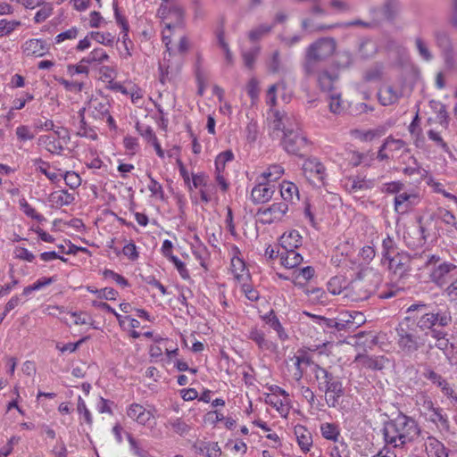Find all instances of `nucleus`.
<instances>
[{
	"mask_svg": "<svg viewBox=\"0 0 457 457\" xmlns=\"http://www.w3.org/2000/svg\"><path fill=\"white\" fill-rule=\"evenodd\" d=\"M79 29L77 27H71V29L58 34L54 37L55 44H61L65 40H73L77 38Z\"/></svg>",
	"mask_w": 457,
	"mask_h": 457,
	"instance_id": "51",
	"label": "nucleus"
},
{
	"mask_svg": "<svg viewBox=\"0 0 457 457\" xmlns=\"http://www.w3.org/2000/svg\"><path fill=\"white\" fill-rule=\"evenodd\" d=\"M428 457H448L445 445L435 436H428L424 442Z\"/></svg>",
	"mask_w": 457,
	"mask_h": 457,
	"instance_id": "20",
	"label": "nucleus"
},
{
	"mask_svg": "<svg viewBox=\"0 0 457 457\" xmlns=\"http://www.w3.org/2000/svg\"><path fill=\"white\" fill-rule=\"evenodd\" d=\"M420 433L417 422L405 415H398L387 421L383 428V436L386 445L395 448L403 447L406 444L415 440Z\"/></svg>",
	"mask_w": 457,
	"mask_h": 457,
	"instance_id": "2",
	"label": "nucleus"
},
{
	"mask_svg": "<svg viewBox=\"0 0 457 457\" xmlns=\"http://www.w3.org/2000/svg\"><path fill=\"white\" fill-rule=\"evenodd\" d=\"M77 410L78 412L83 416L85 422L91 425L93 422L91 412L87 408L86 403L81 396L78 398Z\"/></svg>",
	"mask_w": 457,
	"mask_h": 457,
	"instance_id": "57",
	"label": "nucleus"
},
{
	"mask_svg": "<svg viewBox=\"0 0 457 457\" xmlns=\"http://www.w3.org/2000/svg\"><path fill=\"white\" fill-rule=\"evenodd\" d=\"M36 170L42 172L52 182H58L63 176V171L61 170H56L46 162H37L35 163Z\"/></svg>",
	"mask_w": 457,
	"mask_h": 457,
	"instance_id": "31",
	"label": "nucleus"
},
{
	"mask_svg": "<svg viewBox=\"0 0 457 457\" xmlns=\"http://www.w3.org/2000/svg\"><path fill=\"white\" fill-rule=\"evenodd\" d=\"M270 29H271V27L270 25L262 24V25L257 27L256 29L251 30L249 32V37L251 40L256 41V40L260 39L262 36L269 33L270 31Z\"/></svg>",
	"mask_w": 457,
	"mask_h": 457,
	"instance_id": "60",
	"label": "nucleus"
},
{
	"mask_svg": "<svg viewBox=\"0 0 457 457\" xmlns=\"http://www.w3.org/2000/svg\"><path fill=\"white\" fill-rule=\"evenodd\" d=\"M118 23L121 26L122 29V37L121 40L124 45V49L127 56H131V52L129 46H132V42L129 38V25L128 23L120 17H117Z\"/></svg>",
	"mask_w": 457,
	"mask_h": 457,
	"instance_id": "42",
	"label": "nucleus"
},
{
	"mask_svg": "<svg viewBox=\"0 0 457 457\" xmlns=\"http://www.w3.org/2000/svg\"><path fill=\"white\" fill-rule=\"evenodd\" d=\"M382 78V69L378 66L372 67L364 72L362 81L359 84V87L361 88L364 83L376 82Z\"/></svg>",
	"mask_w": 457,
	"mask_h": 457,
	"instance_id": "39",
	"label": "nucleus"
},
{
	"mask_svg": "<svg viewBox=\"0 0 457 457\" xmlns=\"http://www.w3.org/2000/svg\"><path fill=\"white\" fill-rule=\"evenodd\" d=\"M285 172L284 168L279 164H273L269 166L262 173H261L257 181H264L268 184L279 179Z\"/></svg>",
	"mask_w": 457,
	"mask_h": 457,
	"instance_id": "27",
	"label": "nucleus"
},
{
	"mask_svg": "<svg viewBox=\"0 0 457 457\" xmlns=\"http://www.w3.org/2000/svg\"><path fill=\"white\" fill-rule=\"evenodd\" d=\"M330 457H350V449L344 441L337 442L330 451Z\"/></svg>",
	"mask_w": 457,
	"mask_h": 457,
	"instance_id": "47",
	"label": "nucleus"
},
{
	"mask_svg": "<svg viewBox=\"0 0 457 457\" xmlns=\"http://www.w3.org/2000/svg\"><path fill=\"white\" fill-rule=\"evenodd\" d=\"M49 51V46L44 41L40 39H30V53L40 57L45 55Z\"/></svg>",
	"mask_w": 457,
	"mask_h": 457,
	"instance_id": "41",
	"label": "nucleus"
},
{
	"mask_svg": "<svg viewBox=\"0 0 457 457\" xmlns=\"http://www.w3.org/2000/svg\"><path fill=\"white\" fill-rule=\"evenodd\" d=\"M329 109L334 113H340L344 110L339 94L333 93L329 96Z\"/></svg>",
	"mask_w": 457,
	"mask_h": 457,
	"instance_id": "59",
	"label": "nucleus"
},
{
	"mask_svg": "<svg viewBox=\"0 0 457 457\" xmlns=\"http://www.w3.org/2000/svg\"><path fill=\"white\" fill-rule=\"evenodd\" d=\"M280 264L287 269H294L303 262V256L298 253L295 249H282L281 252H278Z\"/></svg>",
	"mask_w": 457,
	"mask_h": 457,
	"instance_id": "22",
	"label": "nucleus"
},
{
	"mask_svg": "<svg viewBox=\"0 0 457 457\" xmlns=\"http://www.w3.org/2000/svg\"><path fill=\"white\" fill-rule=\"evenodd\" d=\"M318 387L325 394V401L329 407H336L344 394L342 382L326 369L314 364L312 368Z\"/></svg>",
	"mask_w": 457,
	"mask_h": 457,
	"instance_id": "5",
	"label": "nucleus"
},
{
	"mask_svg": "<svg viewBox=\"0 0 457 457\" xmlns=\"http://www.w3.org/2000/svg\"><path fill=\"white\" fill-rule=\"evenodd\" d=\"M339 329L353 330L364 323L365 318L359 312H344L339 314Z\"/></svg>",
	"mask_w": 457,
	"mask_h": 457,
	"instance_id": "16",
	"label": "nucleus"
},
{
	"mask_svg": "<svg viewBox=\"0 0 457 457\" xmlns=\"http://www.w3.org/2000/svg\"><path fill=\"white\" fill-rule=\"evenodd\" d=\"M265 402L275 408L281 417L287 418L288 415L290 411L289 398H280L278 394H268L265 398Z\"/></svg>",
	"mask_w": 457,
	"mask_h": 457,
	"instance_id": "21",
	"label": "nucleus"
},
{
	"mask_svg": "<svg viewBox=\"0 0 457 457\" xmlns=\"http://www.w3.org/2000/svg\"><path fill=\"white\" fill-rule=\"evenodd\" d=\"M424 376L426 378L430 380L433 384L439 386L442 390V392L447 395L450 396L453 394V389L449 386V385L441 378L440 375L436 373L435 371L431 370H426L424 373Z\"/></svg>",
	"mask_w": 457,
	"mask_h": 457,
	"instance_id": "35",
	"label": "nucleus"
},
{
	"mask_svg": "<svg viewBox=\"0 0 457 457\" xmlns=\"http://www.w3.org/2000/svg\"><path fill=\"white\" fill-rule=\"evenodd\" d=\"M425 417L436 425L445 426L447 423L446 417L442 413L438 408H435L430 412H426Z\"/></svg>",
	"mask_w": 457,
	"mask_h": 457,
	"instance_id": "45",
	"label": "nucleus"
},
{
	"mask_svg": "<svg viewBox=\"0 0 457 457\" xmlns=\"http://www.w3.org/2000/svg\"><path fill=\"white\" fill-rule=\"evenodd\" d=\"M128 440L133 454H135L137 457H149L148 453L142 449L138 445V443L130 435L128 436Z\"/></svg>",
	"mask_w": 457,
	"mask_h": 457,
	"instance_id": "64",
	"label": "nucleus"
},
{
	"mask_svg": "<svg viewBox=\"0 0 457 457\" xmlns=\"http://www.w3.org/2000/svg\"><path fill=\"white\" fill-rule=\"evenodd\" d=\"M103 276L106 279L113 280L115 283H117L120 287H125L129 286L128 280L124 277H122L121 275L114 272L113 270H104L103 271Z\"/></svg>",
	"mask_w": 457,
	"mask_h": 457,
	"instance_id": "56",
	"label": "nucleus"
},
{
	"mask_svg": "<svg viewBox=\"0 0 457 457\" xmlns=\"http://www.w3.org/2000/svg\"><path fill=\"white\" fill-rule=\"evenodd\" d=\"M274 192L273 185L258 181V184L252 189L251 198L254 204H264L272 198Z\"/></svg>",
	"mask_w": 457,
	"mask_h": 457,
	"instance_id": "17",
	"label": "nucleus"
},
{
	"mask_svg": "<svg viewBox=\"0 0 457 457\" xmlns=\"http://www.w3.org/2000/svg\"><path fill=\"white\" fill-rule=\"evenodd\" d=\"M19 25H20V21H7L4 19L1 20L0 21V37L9 35Z\"/></svg>",
	"mask_w": 457,
	"mask_h": 457,
	"instance_id": "53",
	"label": "nucleus"
},
{
	"mask_svg": "<svg viewBox=\"0 0 457 457\" xmlns=\"http://www.w3.org/2000/svg\"><path fill=\"white\" fill-rule=\"evenodd\" d=\"M67 73L71 77L76 74H84L87 77L89 74V67L86 62H83L81 59L77 64H69L67 66Z\"/></svg>",
	"mask_w": 457,
	"mask_h": 457,
	"instance_id": "48",
	"label": "nucleus"
},
{
	"mask_svg": "<svg viewBox=\"0 0 457 457\" xmlns=\"http://www.w3.org/2000/svg\"><path fill=\"white\" fill-rule=\"evenodd\" d=\"M234 159V154L230 150L220 153L215 160V179L216 182L220 186L222 191H227L228 188V183L226 178V165L228 162H232Z\"/></svg>",
	"mask_w": 457,
	"mask_h": 457,
	"instance_id": "12",
	"label": "nucleus"
},
{
	"mask_svg": "<svg viewBox=\"0 0 457 457\" xmlns=\"http://www.w3.org/2000/svg\"><path fill=\"white\" fill-rule=\"evenodd\" d=\"M181 32L182 29H180V30H177V29H175L173 26H163L162 31V42L165 44L169 51L173 49V41L177 39Z\"/></svg>",
	"mask_w": 457,
	"mask_h": 457,
	"instance_id": "36",
	"label": "nucleus"
},
{
	"mask_svg": "<svg viewBox=\"0 0 457 457\" xmlns=\"http://www.w3.org/2000/svg\"><path fill=\"white\" fill-rule=\"evenodd\" d=\"M321 436L329 441L335 443L339 442L340 428L339 426L335 423L324 422L320 425Z\"/></svg>",
	"mask_w": 457,
	"mask_h": 457,
	"instance_id": "33",
	"label": "nucleus"
},
{
	"mask_svg": "<svg viewBox=\"0 0 457 457\" xmlns=\"http://www.w3.org/2000/svg\"><path fill=\"white\" fill-rule=\"evenodd\" d=\"M231 271L239 282H246L249 279V273L244 261L238 256L231 258Z\"/></svg>",
	"mask_w": 457,
	"mask_h": 457,
	"instance_id": "28",
	"label": "nucleus"
},
{
	"mask_svg": "<svg viewBox=\"0 0 457 457\" xmlns=\"http://www.w3.org/2000/svg\"><path fill=\"white\" fill-rule=\"evenodd\" d=\"M286 85L284 82H278L270 86L266 93V104L270 105V110L269 112L268 120H270V125H271L272 121V111H277L274 107L277 104V93L285 91Z\"/></svg>",
	"mask_w": 457,
	"mask_h": 457,
	"instance_id": "25",
	"label": "nucleus"
},
{
	"mask_svg": "<svg viewBox=\"0 0 457 457\" xmlns=\"http://www.w3.org/2000/svg\"><path fill=\"white\" fill-rule=\"evenodd\" d=\"M89 37L105 46H112L115 42V36L110 32L91 31Z\"/></svg>",
	"mask_w": 457,
	"mask_h": 457,
	"instance_id": "38",
	"label": "nucleus"
},
{
	"mask_svg": "<svg viewBox=\"0 0 457 457\" xmlns=\"http://www.w3.org/2000/svg\"><path fill=\"white\" fill-rule=\"evenodd\" d=\"M335 76L329 74L328 71H320L318 74V82L320 88L324 91H330L333 88Z\"/></svg>",
	"mask_w": 457,
	"mask_h": 457,
	"instance_id": "40",
	"label": "nucleus"
},
{
	"mask_svg": "<svg viewBox=\"0 0 457 457\" xmlns=\"http://www.w3.org/2000/svg\"><path fill=\"white\" fill-rule=\"evenodd\" d=\"M304 177L313 184L322 183L327 176L326 168L316 157L305 159L302 165Z\"/></svg>",
	"mask_w": 457,
	"mask_h": 457,
	"instance_id": "10",
	"label": "nucleus"
},
{
	"mask_svg": "<svg viewBox=\"0 0 457 457\" xmlns=\"http://www.w3.org/2000/svg\"><path fill=\"white\" fill-rule=\"evenodd\" d=\"M386 360L382 357H372L368 355L359 354L355 358V362L363 368L371 370H382L385 366Z\"/></svg>",
	"mask_w": 457,
	"mask_h": 457,
	"instance_id": "23",
	"label": "nucleus"
},
{
	"mask_svg": "<svg viewBox=\"0 0 457 457\" xmlns=\"http://www.w3.org/2000/svg\"><path fill=\"white\" fill-rule=\"evenodd\" d=\"M58 82L63 86V87L71 92H80L84 87V83L79 81H70L65 79L60 78L57 79Z\"/></svg>",
	"mask_w": 457,
	"mask_h": 457,
	"instance_id": "58",
	"label": "nucleus"
},
{
	"mask_svg": "<svg viewBox=\"0 0 457 457\" xmlns=\"http://www.w3.org/2000/svg\"><path fill=\"white\" fill-rule=\"evenodd\" d=\"M270 127L275 131H283L282 145L289 154H300L307 145V139L301 132L295 115L279 111H272Z\"/></svg>",
	"mask_w": 457,
	"mask_h": 457,
	"instance_id": "1",
	"label": "nucleus"
},
{
	"mask_svg": "<svg viewBox=\"0 0 457 457\" xmlns=\"http://www.w3.org/2000/svg\"><path fill=\"white\" fill-rule=\"evenodd\" d=\"M434 37L437 46L444 51L445 49L452 48L451 39L447 33L438 30L435 32Z\"/></svg>",
	"mask_w": 457,
	"mask_h": 457,
	"instance_id": "54",
	"label": "nucleus"
},
{
	"mask_svg": "<svg viewBox=\"0 0 457 457\" xmlns=\"http://www.w3.org/2000/svg\"><path fill=\"white\" fill-rule=\"evenodd\" d=\"M395 334L397 346L406 354H411L423 346L428 336V332L418 335L410 317L405 318L397 325Z\"/></svg>",
	"mask_w": 457,
	"mask_h": 457,
	"instance_id": "3",
	"label": "nucleus"
},
{
	"mask_svg": "<svg viewBox=\"0 0 457 457\" xmlns=\"http://www.w3.org/2000/svg\"><path fill=\"white\" fill-rule=\"evenodd\" d=\"M165 428L181 436L189 433L191 427L181 418H170L165 423Z\"/></svg>",
	"mask_w": 457,
	"mask_h": 457,
	"instance_id": "29",
	"label": "nucleus"
},
{
	"mask_svg": "<svg viewBox=\"0 0 457 457\" xmlns=\"http://www.w3.org/2000/svg\"><path fill=\"white\" fill-rule=\"evenodd\" d=\"M157 14L162 20L163 26H173L180 30L184 24V10L176 4H162Z\"/></svg>",
	"mask_w": 457,
	"mask_h": 457,
	"instance_id": "8",
	"label": "nucleus"
},
{
	"mask_svg": "<svg viewBox=\"0 0 457 457\" xmlns=\"http://www.w3.org/2000/svg\"><path fill=\"white\" fill-rule=\"evenodd\" d=\"M50 202L56 206L69 205L74 201V195L65 190L53 192L49 197Z\"/></svg>",
	"mask_w": 457,
	"mask_h": 457,
	"instance_id": "34",
	"label": "nucleus"
},
{
	"mask_svg": "<svg viewBox=\"0 0 457 457\" xmlns=\"http://www.w3.org/2000/svg\"><path fill=\"white\" fill-rule=\"evenodd\" d=\"M395 210L399 214L411 212L420 202V195L415 190L403 191L395 197Z\"/></svg>",
	"mask_w": 457,
	"mask_h": 457,
	"instance_id": "11",
	"label": "nucleus"
},
{
	"mask_svg": "<svg viewBox=\"0 0 457 457\" xmlns=\"http://www.w3.org/2000/svg\"><path fill=\"white\" fill-rule=\"evenodd\" d=\"M66 183L67 186H69L71 189H75L79 187L81 184V179L74 171H63L62 178Z\"/></svg>",
	"mask_w": 457,
	"mask_h": 457,
	"instance_id": "52",
	"label": "nucleus"
},
{
	"mask_svg": "<svg viewBox=\"0 0 457 457\" xmlns=\"http://www.w3.org/2000/svg\"><path fill=\"white\" fill-rule=\"evenodd\" d=\"M279 244L284 250L296 249L302 245V237L298 231L290 230L280 237Z\"/></svg>",
	"mask_w": 457,
	"mask_h": 457,
	"instance_id": "24",
	"label": "nucleus"
},
{
	"mask_svg": "<svg viewBox=\"0 0 457 457\" xmlns=\"http://www.w3.org/2000/svg\"><path fill=\"white\" fill-rule=\"evenodd\" d=\"M126 414L130 420L142 426L147 425L154 418L152 410H148L138 403L129 405Z\"/></svg>",
	"mask_w": 457,
	"mask_h": 457,
	"instance_id": "15",
	"label": "nucleus"
},
{
	"mask_svg": "<svg viewBox=\"0 0 457 457\" xmlns=\"http://www.w3.org/2000/svg\"><path fill=\"white\" fill-rule=\"evenodd\" d=\"M336 42L332 38L325 37L312 44L306 52L304 70L306 73L312 74L316 71V64L324 61L336 51Z\"/></svg>",
	"mask_w": 457,
	"mask_h": 457,
	"instance_id": "6",
	"label": "nucleus"
},
{
	"mask_svg": "<svg viewBox=\"0 0 457 457\" xmlns=\"http://www.w3.org/2000/svg\"><path fill=\"white\" fill-rule=\"evenodd\" d=\"M215 193L216 187L210 181H207L205 186L200 189L201 200L204 203H209L212 200L213 196L215 195Z\"/></svg>",
	"mask_w": 457,
	"mask_h": 457,
	"instance_id": "50",
	"label": "nucleus"
},
{
	"mask_svg": "<svg viewBox=\"0 0 457 457\" xmlns=\"http://www.w3.org/2000/svg\"><path fill=\"white\" fill-rule=\"evenodd\" d=\"M405 85L403 80L383 85L378 92L379 103L384 106L396 104L405 95Z\"/></svg>",
	"mask_w": 457,
	"mask_h": 457,
	"instance_id": "9",
	"label": "nucleus"
},
{
	"mask_svg": "<svg viewBox=\"0 0 457 457\" xmlns=\"http://www.w3.org/2000/svg\"><path fill=\"white\" fill-rule=\"evenodd\" d=\"M382 190L386 193L395 194V195L404 191L403 184L399 181H393L384 184Z\"/></svg>",
	"mask_w": 457,
	"mask_h": 457,
	"instance_id": "62",
	"label": "nucleus"
},
{
	"mask_svg": "<svg viewBox=\"0 0 457 457\" xmlns=\"http://www.w3.org/2000/svg\"><path fill=\"white\" fill-rule=\"evenodd\" d=\"M415 46L419 52L420 56L426 62L433 59V54L428 48V44L420 37L415 39Z\"/></svg>",
	"mask_w": 457,
	"mask_h": 457,
	"instance_id": "44",
	"label": "nucleus"
},
{
	"mask_svg": "<svg viewBox=\"0 0 457 457\" xmlns=\"http://www.w3.org/2000/svg\"><path fill=\"white\" fill-rule=\"evenodd\" d=\"M100 78L104 82H109L112 85L114 81L113 79L116 77V71L113 67L111 66H102L99 69Z\"/></svg>",
	"mask_w": 457,
	"mask_h": 457,
	"instance_id": "55",
	"label": "nucleus"
},
{
	"mask_svg": "<svg viewBox=\"0 0 457 457\" xmlns=\"http://www.w3.org/2000/svg\"><path fill=\"white\" fill-rule=\"evenodd\" d=\"M110 103L109 100L103 96H92L86 106L83 107L82 112L87 113L95 120L106 119L110 126L114 125L113 118L109 114Z\"/></svg>",
	"mask_w": 457,
	"mask_h": 457,
	"instance_id": "7",
	"label": "nucleus"
},
{
	"mask_svg": "<svg viewBox=\"0 0 457 457\" xmlns=\"http://www.w3.org/2000/svg\"><path fill=\"white\" fill-rule=\"evenodd\" d=\"M433 259H435V256H433L428 263V267H430V278L436 285L443 286L449 279L450 274L455 270L457 267L450 262H442L437 265L432 264Z\"/></svg>",
	"mask_w": 457,
	"mask_h": 457,
	"instance_id": "14",
	"label": "nucleus"
},
{
	"mask_svg": "<svg viewBox=\"0 0 457 457\" xmlns=\"http://www.w3.org/2000/svg\"><path fill=\"white\" fill-rule=\"evenodd\" d=\"M287 212V204L281 202L273 204L270 207L260 209L258 215L262 223L270 224L281 220Z\"/></svg>",
	"mask_w": 457,
	"mask_h": 457,
	"instance_id": "13",
	"label": "nucleus"
},
{
	"mask_svg": "<svg viewBox=\"0 0 457 457\" xmlns=\"http://www.w3.org/2000/svg\"><path fill=\"white\" fill-rule=\"evenodd\" d=\"M280 195L285 202L293 203L299 199L297 187L290 181H283L280 184Z\"/></svg>",
	"mask_w": 457,
	"mask_h": 457,
	"instance_id": "32",
	"label": "nucleus"
},
{
	"mask_svg": "<svg viewBox=\"0 0 457 457\" xmlns=\"http://www.w3.org/2000/svg\"><path fill=\"white\" fill-rule=\"evenodd\" d=\"M52 11L53 8L50 4H44L42 8L36 12L34 16L35 21L40 23L46 21L51 15Z\"/></svg>",
	"mask_w": 457,
	"mask_h": 457,
	"instance_id": "61",
	"label": "nucleus"
},
{
	"mask_svg": "<svg viewBox=\"0 0 457 457\" xmlns=\"http://www.w3.org/2000/svg\"><path fill=\"white\" fill-rule=\"evenodd\" d=\"M241 291L245 294V297L252 302L257 301L259 299L258 291L245 282H242Z\"/></svg>",
	"mask_w": 457,
	"mask_h": 457,
	"instance_id": "63",
	"label": "nucleus"
},
{
	"mask_svg": "<svg viewBox=\"0 0 457 457\" xmlns=\"http://www.w3.org/2000/svg\"><path fill=\"white\" fill-rule=\"evenodd\" d=\"M110 56L103 48L93 49L87 56L82 58V62L89 65L102 64L109 60Z\"/></svg>",
	"mask_w": 457,
	"mask_h": 457,
	"instance_id": "30",
	"label": "nucleus"
},
{
	"mask_svg": "<svg viewBox=\"0 0 457 457\" xmlns=\"http://www.w3.org/2000/svg\"><path fill=\"white\" fill-rule=\"evenodd\" d=\"M407 312L413 313L412 318L416 320V328L424 333L432 331L436 324L445 327L450 324L452 317L449 312H436L430 310V307L424 303H414L408 307Z\"/></svg>",
	"mask_w": 457,
	"mask_h": 457,
	"instance_id": "4",
	"label": "nucleus"
},
{
	"mask_svg": "<svg viewBox=\"0 0 457 457\" xmlns=\"http://www.w3.org/2000/svg\"><path fill=\"white\" fill-rule=\"evenodd\" d=\"M431 336L436 340L435 346L437 347L440 350L446 351L449 346V341L447 338H445V334L437 331V330H432ZM429 348H433L434 345L429 344Z\"/></svg>",
	"mask_w": 457,
	"mask_h": 457,
	"instance_id": "46",
	"label": "nucleus"
},
{
	"mask_svg": "<svg viewBox=\"0 0 457 457\" xmlns=\"http://www.w3.org/2000/svg\"><path fill=\"white\" fill-rule=\"evenodd\" d=\"M147 188L151 192V197L154 200L164 201L165 194L162 186L155 180L153 177L149 176V182Z\"/></svg>",
	"mask_w": 457,
	"mask_h": 457,
	"instance_id": "37",
	"label": "nucleus"
},
{
	"mask_svg": "<svg viewBox=\"0 0 457 457\" xmlns=\"http://www.w3.org/2000/svg\"><path fill=\"white\" fill-rule=\"evenodd\" d=\"M200 452L204 453L207 457H220L221 455V449L218 443L215 442L202 444Z\"/></svg>",
	"mask_w": 457,
	"mask_h": 457,
	"instance_id": "43",
	"label": "nucleus"
},
{
	"mask_svg": "<svg viewBox=\"0 0 457 457\" xmlns=\"http://www.w3.org/2000/svg\"><path fill=\"white\" fill-rule=\"evenodd\" d=\"M248 337L253 340L262 351L274 353L277 351V345L266 337L264 332L256 328L249 331Z\"/></svg>",
	"mask_w": 457,
	"mask_h": 457,
	"instance_id": "18",
	"label": "nucleus"
},
{
	"mask_svg": "<svg viewBox=\"0 0 457 457\" xmlns=\"http://www.w3.org/2000/svg\"><path fill=\"white\" fill-rule=\"evenodd\" d=\"M294 430L299 446L303 452H308L312 445L311 432L302 425H296Z\"/></svg>",
	"mask_w": 457,
	"mask_h": 457,
	"instance_id": "26",
	"label": "nucleus"
},
{
	"mask_svg": "<svg viewBox=\"0 0 457 457\" xmlns=\"http://www.w3.org/2000/svg\"><path fill=\"white\" fill-rule=\"evenodd\" d=\"M61 132H49L38 138L39 145L52 154H59L62 149V142L60 137Z\"/></svg>",
	"mask_w": 457,
	"mask_h": 457,
	"instance_id": "19",
	"label": "nucleus"
},
{
	"mask_svg": "<svg viewBox=\"0 0 457 457\" xmlns=\"http://www.w3.org/2000/svg\"><path fill=\"white\" fill-rule=\"evenodd\" d=\"M122 253L131 262H136L139 257L137 245L131 241H126L122 248Z\"/></svg>",
	"mask_w": 457,
	"mask_h": 457,
	"instance_id": "49",
	"label": "nucleus"
}]
</instances>
